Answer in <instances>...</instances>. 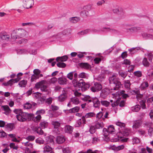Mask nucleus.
Returning a JSON list of instances; mask_svg holds the SVG:
<instances>
[{
	"instance_id": "obj_64",
	"label": "nucleus",
	"mask_w": 153,
	"mask_h": 153,
	"mask_svg": "<svg viewBox=\"0 0 153 153\" xmlns=\"http://www.w3.org/2000/svg\"><path fill=\"white\" fill-rule=\"evenodd\" d=\"M148 134L151 137L153 135V128H151L148 130Z\"/></svg>"
},
{
	"instance_id": "obj_30",
	"label": "nucleus",
	"mask_w": 153,
	"mask_h": 153,
	"mask_svg": "<svg viewBox=\"0 0 153 153\" xmlns=\"http://www.w3.org/2000/svg\"><path fill=\"white\" fill-rule=\"evenodd\" d=\"M80 108L78 106H76L68 110L69 112L71 113L78 112Z\"/></svg>"
},
{
	"instance_id": "obj_50",
	"label": "nucleus",
	"mask_w": 153,
	"mask_h": 153,
	"mask_svg": "<svg viewBox=\"0 0 153 153\" xmlns=\"http://www.w3.org/2000/svg\"><path fill=\"white\" fill-rule=\"evenodd\" d=\"M134 76L138 77L142 76V74L141 71H135L134 73Z\"/></svg>"
},
{
	"instance_id": "obj_36",
	"label": "nucleus",
	"mask_w": 153,
	"mask_h": 153,
	"mask_svg": "<svg viewBox=\"0 0 153 153\" xmlns=\"http://www.w3.org/2000/svg\"><path fill=\"white\" fill-rule=\"evenodd\" d=\"M48 125V123L45 121L42 122L40 123V126H41L42 128H47Z\"/></svg>"
},
{
	"instance_id": "obj_17",
	"label": "nucleus",
	"mask_w": 153,
	"mask_h": 153,
	"mask_svg": "<svg viewBox=\"0 0 153 153\" xmlns=\"http://www.w3.org/2000/svg\"><path fill=\"white\" fill-rule=\"evenodd\" d=\"M80 67L85 69H89L91 68V65L88 63L81 62L79 64Z\"/></svg>"
},
{
	"instance_id": "obj_58",
	"label": "nucleus",
	"mask_w": 153,
	"mask_h": 153,
	"mask_svg": "<svg viewBox=\"0 0 153 153\" xmlns=\"http://www.w3.org/2000/svg\"><path fill=\"white\" fill-rule=\"evenodd\" d=\"M100 141V140L98 137H93L92 139V143H98Z\"/></svg>"
},
{
	"instance_id": "obj_13",
	"label": "nucleus",
	"mask_w": 153,
	"mask_h": 153,
	"mask_svg": "<svg viewBox=\"0 0 153 153\" xmlns=\"http://www.w3.org/2000/svg\"><path fill=\"white\" fill-rule=\"evenodd\" d=\"M67 97V93L65 92V91H63L62 94L60 95L58 97V99L60 102H63L65 101Z\"/></svg>"
},
{
	"instance_id": "obj_51",
	"label": "nucleus",
	"mask_w": 153,
	"mask_h": 153,
	"mask_svg": "<svg viewBox=\"0 0 153 153\" xmlns=\"http://www.w3.org/2000/svg\"><path fill=\"white\" fill-rule=\"evenodd\" d=\"M96 129L95 126H92L90 127L89 131L91 134H93L96 131Z\"/></svg>"
},
{
	"instance_id": "obj_56",
	"label": "nucleus",
	"mask_w": 153,
	"mask_h": 153,
	"mask_svg": "<svg viewBox=\"0 0 153 153\" xmlns=\"http://www.w3.org/2000/svg\"><path fill=\"white\" fill-rule=\"evenodd\" d=\"M147 75L150 77H153V69L152 68L148 70Z\"/></svg>"
},
{
	"instance_id": "obj_8",
	"label": "nucleus",
	"mask_w": 153,
	"mask_h": 153,
	"mask_svg": "<svg viewBox=\"0 0 153 153\" xmlns=\"http://www.w3.org/2000/svg\"><path fill=\"white\" fill-rule=\"evenodd\" d=\"M130 132L129 129H125L123 131H120L118 134V137L121 138L123 137V136H127L129 135Z\"/></svg>"
},
{
	"instance_id": "obj_4",
	"label": "nucleus",
	"mask_w": 153,
	"mask_h": 153,
	"mask_svg": "<svg viewBox=\"0 0 153 153\" xmlns=\"http://www.w3.org/2000/svg\"><path fill=\"white\" fill-rule=\"evenodd\" d=\"M33 0H24L23 1V7L26 9L31 8L34 5Z\"/></svg>"
},
{
	"instance_id": "obj_22",
	"label": "nucleus",
	"mask_w": 153,
	"mask_h": 153,
	"mask_svg": "<svg viewBox=\"0 0 153 153\" xmlns=\"http://www.w3.org/2000/svg\"><path fill=\"white\" fill-rule=\"evenodd\" d=\"M53 138L54 137L52 136H48L45 137V140L48 143L53 144H54Z\"/></svg>"
},
{
	"instance_id": "obj_24",
	"label": "nucleus",
	"mask_w": 153,
	"mask_h": 153,
	"mask_svg": "<svg viewBox=\"0 0 153 153\" xmlns=\"http://www.w3.org/2000/svg\"><path fill=\"white\" fill-rule=\"evenodd\" d=\"M52 150V148L47 144L45 145L43 148V152L44 153L53 151Z\"/></svg>"
},
{
	"instance_id": "obj_12",
	"label": "nucleus",
	"mask_w": 153,
	"mask_h": 153,
	"mask_svg": "<svg viewBox=\"0 0 153 153\" xmlns=\"http://www.w3.org/2000/svg\"><path fill=\"white\" fill-rule=\"evenodd\" d=\"M1 108L2 110L4 111V113L6 115H7L11 113V109L8 105H2Z\"/></svg>"
},
{
	"instance_id": "obj_27",
	"label": "nucleus",
	"mask_w": 153,
	"mask_h": 153,
	"mask_svg": "<svg viewBox=\"0 0 153 153\" xmlns=\"http://www.w3.org/2000/svg\"><path fill=\"white\" fill-rule=\"evenodd\" d=\"M68 58V57L67 55H65L62 57H58L56 59L57 61H61V62H65Z\"/></svg>"
},
{
	"instance_id": "obj_20",
	"label": "nucleus",
	"mask_w": 153,
	"mask_h": 153,
	"mask_svg": "<svg viewBox=\"0 0 153 153\" xmlns=\"http://www.w3.org/2000/svg\"><path fill=\"white\" fill-rule=\"evenodd\" d=\"M73 128L70 125H66L65 127V132L71 134L73 131Z\"/></svg>"
},
{
	"instance_id": "obj_10",
	"label": "nucleus",
	"mask_w": 153,
	"mask_h": 153,
	"mask_svg": "<svg viewBox=\"0 0 153 153\" xmlns=\"http://www.w3.org/2000/svg\"><path fill=\"white\" fill-rule=\"evenodd\" d=\"M0 38L2 40H8L10 36L5 32H2L0 33Z\"/></svg>"
},
{
	"instance_id": "obj_46",
	"label": "nucleus",
	"mask_w": 153,
	"mask_h": 153,
	"mask_svg": "<svg viewBox=\"0 0 153 153\" xmlns=\"http://www.w3.org/2000/svg\"><path fill=\"white\" fill-rule=\"evenodd\" d=\"M107 130L109 133H112L114 132L115 131V129L113 125L109 126Z\"/></svg>"
},
{
	"instance_id": "obj_40",
	"label": "nucleus",
	"mask_w": 153,
	"mask_h": 153,
	"mask_svg": "<svg viewBox=\"0 0 153 153\" xmlns=\"http://www.w3.org/2000/svg\"><path fill=\"white\" fill-rule=\"evenodd\" d=\"M11 38L14 39L15 40L16 39H19V37L17 36V34L16 31H13L12 32L11 35Z\"/></svg>"
},
{
	"instance_id": "obj_48",
	"label": "nucleus",
	"mask_w": 153,
	"mask_h": 153,
	"mask_svg": "<svg viewBox=\"0 0 153 153\" xmlns=\"http://www.w3.org/2000/svg\"><path fill=\"white\" fill-rule=\"evenodd\" d=\"M132 140L133 143V144H138L140 142V140L137 137L133 138Z\"/></svg>"
},
{
	"instance_id": "obj_15",
	"label": "nucleus",
	"mask_w": 153,
	"mask_h": 153,
	"mask_svg": "<svg viewBox=\"0 0 153 153\" xmlns=\"http://www.w3.org/2000/svg\"><path fill=\"white\" fill-rule=\"evenodd\" d=\"M58 82L60 85H66L67 83V79L64 77H60L58 79Z\"/></svg>"
},
{
	"instance_id": "obj_44",
	"label": "nucleus",
	"mask_w": 153,
	"mask_h": 153,
	"mask_svg": "<svg viewBox=\"0 0 153 153\" xmlns=\"http://www.w3.org/2000/svg\"><path fill=\"white\" fill-rule=\"evenodd\" d=\"M36 143L39 144H43L44 143V140L42 138H39L36 140Z\"/></svg>"
},
{
	"instance_id": "obj_32",
	"label": "nucleus",
	"mask_w": 153,
	"mask_h": 153,
	"mask_svg": "<svg viewBox=\"0 0 153 153\" xmlns=\"http://www.w3.org/2000/svg\"><path fill=\"white\" fill-rule=\"evenodd\" d=\"M27 82L26 80H23L19 82V85L22 87H25L27 85Z\"/></svg>"
},
{
	"instance_id": "obj_59",
	"label": "nucleus",
	"mask_w": 153,
	"mask_h": 153,
	"mask_svg": "<svg viewBox=\"0 0 153 153\" xmlns=\"http://www.w3.org/2000/svg\"><path fill=\"white\" fill-rule=\"evenodd\" d=\"M103 29H106L108 31H110L111 32H117V31L114 29H112L111 28H110L108 27H103Z\"/></svg>"
},
{
	"instance_id": "obj_18",
	"label": "nucleus",
	"mask_w": 153,
	"mask_h": 153,
	"mask_svg": "<svg viewBox=\"0 0 153 153\" xmlns=\"http://www.w3.org/2000/svg\"><path fill=\"white\" fill-rule=\"evenodd\" d=\"M113 11L114 13H117L119 15H123L124 14L123 9L120 7L114 9Z\"/></svg>"
},
{
	"instance_id": "obj_42",
	"label": "nucleus",
	"mask_w": 153,
	"mask_h": 153,
	"mask_svg": "<svg viewBox=\"0 0 153 153\" xmlns=\"http://www.w3.org/2000/svg\"><path fill=\"white\" fill-rule=\"evenodd\" d=\"M133 92H134V93L136 94H137V97H138V98L139 97L141 98L143 97V95L140 94H139L140 92L139 90L138 89H135V90H134L133 91Z\"/></svg>"
},
{
	"instance_id": "obj_47",
	"label": "nucleus",
	"mask_w": 153,
	"mask_h": 153,
	"mask_svg": "<svg viewBox=\"0 0 153 153\" xmlns=\"http://www.w3.org/2000/svg\"><path fill=\"white\" fill-rule=\"evenodd\" d=\"M140 108V106L139 105H136L132 108V110L133 111L138 112Z\"/></svg>"
},
{
	"instance_id": "obj_49",
	"label": "nucleus",
	"mask_w": 153,
	"mask_h": 153,
	"mask_svg": "<svg viewBox=\"0 0 153 153\" xmlns=\"http://www.w3.org/2000/svg\"><path fill=\"white\" fill-rule=\"evenodd\" d=\"M35 137L34 136L29 135L26 138V139L29 141H32L35 139Z\"/></svg>"
},
{
	"instance_id": "obj_9",
	"label": "nucleus",
	"mask_w": 153,
	"mask_h": 153,
	"mask_svg": "<svg viewBox=\"0 0 153 153\" xmlns=\"http://www.w3.org/2000/svg\"><path fill=\"white\" fill-rule=\"evenodd\" d=\"M85 123V119L84 118V117L83 116L81 119H80L77 121L76 123L75 126L76 127H79L83 124V126L84 124Z\"/></svg>"
},
{
	"instance_id": "obj_25",
	"label": "nucleus",
	"mask_w": 153,
	"mask_h": 153,
	"mask_svg": "<svg viewBox=\"0 0 153 153\" xmlns=\"http://www.w3.org/2000/svg\"><path fill=\"white\" fill-rule=\"evenodd\" d=\"M70 102H72L73 104L77 105L79 103V100L76 97H72L70 99Z\"/></svg>"
},
{
	"instance_id": "obj_60",
	"label": "nucleus",
	"mask_w": 153,
	"mask_h": 153,
	"mask_svg": "<svg viewBox=\"0 0 153 153\" xmlns=\"http://www.w3.org/2000/svg\"><path fill=\"white\" fill-rule=\"evenodd\" d=\"M9 146L11 148H13V149H18V147L17 146H15V144L14 143H11L9 145Z\"/></svg>"
},
{
	"instance_id": "obj_63",
	"label": "nucleus",
	"mask_w": 153,
	"mask_h": 153,
	"mask_svg": "<svg viewBox=\"0 0 153 153\" xmlns=\"http://www.w3.org/2000/svg\"><path fill=\"white\" fill-rule=\"evenodd\" d=\"M94 60L95 64H98L101 61V59L99 57H96Z\"/></svg>"
},
{
	"instance_id": "obj_61",
	"label": "nucleus",
	"mask_w": 153,
	"mask_h": 153,
	"mask_svg": "<svg viewBox=\"0 0 153 153\" xmlns=\"http://www.w3.org/2000/svg\"><path fill=\"white\" fill-rule=\"evenodd\" d=\"M103 112L100 111L96 115V117L98 119L101 118L103 115Z\"/></svg>"
},
{
	"instance_id": "obj_6",
	"label": "nucleus",
	"mask_w": 153,
	"mask_h": 153,
	"mask_svg": "<svg viewBox=\"0 0 153 153\" xmlns=\"http://www.w3.org/2000/svg\"><path fill=\"white\" fill-rule=\"evenodd\" d=\"M102 88V85L99 83L95 82L91 88V91L93 92H95L100 91Z\"/></svg>"
},
{
	"instance_id": "obj_33",
	"label": "nucleus",
	"mask_w": 153,
	"mask_h": 153,
	"mask_svg": "<svg viewBox=\"0 0 153 153\" xmlns=\"http://www.w3.org/2000/svg\"><path fill=\"white\" fill-rule=\"evenodd\" d=\"M142 63L145 67H149L150 65V63L146 58H143L142 61Z\"/></svg>"
},
{
	"instance_id": "obj_41",
	"label": "nucleus",
	"mask_w": 153,
	"mask_h": 153,
	"mask_svg": "<svg viewBox=\"0 0 153 153\" xmlns=\"http://www.w3.org/2000/svg\"><path fill=\"white\" fill-rule=\"evenodd\" d=\"M131 31L136 32L141 30V28L139 27H133L129 29Z\"/></svg>"
},
{
	"instance_id": "obj_23",
	"label": "nucleus",
	"mask_w": 153,
	"mask_h": 153,
	"mask_svg": "<svg viewBox=\"0 0 153 153\" xmlns=\"http://www.w3.org/2000/svg\"><path fill=\"white\" fill-rule=\"evenodd\" d=\"M5 127L8 130L11 131L15 128V125L13 123H7L5 125Z\"/></svg>"
},
{
	"instance_id": "obj_53",
	"label": "nucleus",
	"mask_w": 153,
	"mask_h": 153,
	"mask_svg": "<svg viewBox=\"0 0 153 153\" xmlns=\"http://www.w3.org/2000/svg\"><path fill=\"white\" fill-rule=\"evenodd\" d=\"M116 124L117 126H118L121 128L123 127L124 128H125V124L124 123L120 122H116Z\"/></svg>"
},
{
	"instance_id": "obj_43",
	"label": "nucleus",
	"mask_w": 153,
	"mask_h": 153,
	"mask_svg": "<svg viewBox=\"0 0 153 153\" xmlns=\"http://www.w3.org/2000/svg\"><path fill=\"white\" fill-rule=\"evenodd\" d=\"M124 86L126 88L128 89H129L130 88V86L131 85V83L129 80H127L125 81L124 83Z\"/></svg>"
},
{
	"instance_id": "obj_5",
	"label": "nucleus",
	"mask_w": 153,
	"mask_h": 153,
	"mask_svg": "<svg viewBox=\"0 0 153 153\" xmlns=\"http://www.w3.org/2000/svg\"><path fill=\"white\" fill-rule=\"evenodd\" d=\"M73 86L75 88H83V87L84 82L82 79H81L79 81H77L76 79H74L72 81Z\"/></svg>"
},
{
	"instance_id": "obj_57",
	"label": "nucleus",
	"mask_w": 153,
	"mask_h": 153,
	"mask_svg": "<svg viewBox=\"0 0 153 153\" xmlns=\"http://www.w3.org/2000/svg\"><path fill=\"white\" fill-rule=\"evenodd\" d=\"M144 125L146 126L147 128H151V126L152 125V123L151 122H146L144 123Z\"/></svg>"
},
{
	"instance_id": "obj_3",
	"label": "nucleus",
	"mask_w": 153,
	"mask_h": 153,
	"mask_svg": "<svg viewBox=\"0 0 153 153\" xmlns=\"http://www.w3.org/2000/svg\"><path fill=\"white\" fill-rule=\"evenodd\" d=\"M23 74L21 73H19L17 75V77L15 79H12L9 80L7 82H3L2 84V85L4 86H8V85L11 86L13 83L17 82L21 79L20 76L22 75Z\"/></svg>"
},
{
	"instance_id": "obj_21",
	"label": "nucleus",
	"mask_w": 153,
	"mask_h": 153,
	"mask_svg": "<svg viewBox=\"0 0 153 153\" xmlns=\"http://www.w3.org/2000/svg\"><path fill=\"white\" fill-rule=\"evenodd\" d=\"M33 131L40 135H43L44 134L43 131L41 128L39 127H36L33 129Z\"/></svg>"
},
{
	"instance_id": "obj_54",
	"label": "nucleus",
	"mask_w": 153,
	"mask_h": 153,
	"mask_svg": "<svg viewBox=\"0 0 153 153\" xmlns=\"http://www.w3.org/2000/svg\"><path fill=\"white\" fill-rule=\"evenodd\" d=\"M57 66L59 68H65L66 65L64 62H59L57 64Z\"/></svg>"
},
{
	"instance_id": "obj_35",
	"label": "nucleus",
	"mask_w": 153,
	"mask_h": 153,
	"mask_svg": "<svg viewBox=\"0 0 153 153\" xmlns=\"http://www.w3.org/2000/svg\"><path fill=\"white\" fill-rule=\"evenodd\" d=\"M36 114L37 115V116L36 117H34V115H33V118L32 120H33L35 122H37L39 121L42 117L40 114Z\"/></svg>"
},
{
	"instance_id": "obj_37",
	"label": "nucleus",
	"mask_w": 153,
	"mask_h": 153,
	"mask_svg": "<svg viewBox=\"0 0 153 153\" xmlns=\"http://www.w3.org/2000/svg\"><path fill=\"white\" fill-rule=\"evenodd\" d=\"M119 74L123 79L125 78L127 75V73L126 72L123 71L122 70L120 71L119 72Z\"/></svg>"
},
{
	"instance_id": "obj_26",
	"label": "nucleus",
	"mask_w": 153,
	"mask_h": 153,
	"mask_svg": "<svg viewBox=\"0 0 153 153\" xmlns=\"http://www.w3.org/2000/svg\"><path fill=\"white\" fill-rule=\"evenodd\" d=\"M140 97L138 98L137 97V100L139 102V103L142 107V108L143 109H145L146 108V105L145 104L146 100H142L140 99Z\"/></svg>"
},
{
	"instance_id": "obj_45",
	"label": "nucleus",
	"mask_w": 153,
	"mask_h": 153,
	"mask_svg": "<svg viewBox=\"0 0 153 153\" xmlns=\"http://www.w3.org/2000/svg\"><path fill=\"white\" fill-rule=\"evenodd\" d=\"M101 104L104 106L107 107L110 104V102L106 100H102L101 101Z\"/></svg>"
},
{
	"instance_id": "obj_34",
	"label": "nucleus",
	"mask_w": 153,
	"mask_h": 153,
	"mask_svg": "<svg viewBox=\"0 0 153 153\" xmlns=\"http://www.w3.org/2000/svg\"><path fill=\"white\" fill-rule=\"evenodd\" d=\"M96 116V114L94 112H90L86 114L85 116H83L84 117V118H88V117H94Z\"/></svg>"
},
{
	"instance_id": "obj_7",
	"label": "nucleus",
	"mask_w": 153,
	"mask_h": 153,
	"mask_svg": "<svg viewBox=\"0 0 153 153\" xmlns=\"http://www.w3.org/2000/svg\"><path fill=\"white\" fill-rule=\"evenodd\" d=\"M143 121L141 119H139L134 121L132 128L133 129H136L139 128L142 124Z\"/></svg>"
},
{
	"instance_id": "obj_11",
	"label": "nucleus",
	"mask_w": 153,
	"mask_h": 153,
	"mask_svg": "<svg viewBox=\"0 0 153 153\" xmlns=\"http://www.w3.org/2000/svg\"><path fill=\"white\" fill-rule=\"evenodd\" d=\"M17 36L19 38H22L24 37L26 34V31L23 29H19L18 31H16Z\"/></svg>"
},
{
	"instance_id": "obj_14",
	"label": "nucleus",
	"mask_w": 153,
	"mask_h": 153,
	"mask_svg": "<svg viewBox=\"0 0 153 153\" xmlns=\"http://www.w3.org/2000/svg\"><path fill=\"white\" fill-rule=\"evenodd\" d=\"M149 85L148 82L146 81L143 82L140 86V89L141 90H145L146 89L149 87Z\"/></svg>"
},
{
	"instance_id": "obj_29",
	"label": "nucleus",
	"mask_w": 153,
	"mask_h": 153,
	"mask_svg": "<svg viewBox=\"0 0 153 153\" xmlns=\"http://www.w3.org/2000/svg\"><path fill=\"white\" fill-rule=\"evenodd\" d=\"M45 81L44 80H42L41 81L36 83L35 84V87L36 88L38 89L41 88L42 86L45 83Z\"/></svg>"
},
{
	"instance_id": "obj_38",
	"label": "nucleus",
	"mask_w": 153,
	"mask_h": 153,
	"mask_svg": "<svg viewBox=\"0 0 153 153\" xmlns=\"http://www.w3.org/2000/svg\"><path fill=\"white\" fill-rule=\"evenodd\" d=\"M103 127V124L102 122H97L95 125V127L96 128H102Z\"/></svg>"
},
{
	"instance_id": "obj_55",
	"label": "nucleus",
	"mask_w": 153,
	"mask_h": 153,
	"mask_svg": "<svg viewBox=\"0 0 153 153\" xmlns=\"http://www.w3.org/2000/svg\"><path fill=\"white\" fill-rule=\"evenodd\" d=\"M24 107L26 109H30L31 107V104L29 102H27L24 104Z\"/></svg>"
},
{
	"instance_id": "obj_52",
	"label": "nucleus",
	"mask_w": 153,
	"mask_h": 153,
	"mask_svg": "<svg viewBox=\"0 0 153 153\" xmlns=\"http://www.w3.org/2000/svg\"><path fill=\"white\" fill-rule=\"evenodd\" d=\"M108 130L106 128H104L103 129V134L105 137H107L109 134Z\"/></svg>"
},
{
	"instance_id": "obj_2",
	"label": "nucleus",
	"mask_w": 153,
	"mask_h": 153,
	"mask_svg": "<svg viewBox=\"0 0 153 153\" xmlns=\"http://www.w3.org/2000/svg\"><path fill=\"white\" fill-rule=\"evenodd\" d=\"M111 87V90L117 91L121 87L122 84L118 79L114 75H112L109 78Z\"/></svg>"
},
{
	"instance_id": "obj_39",
	"label": "nucleus",
	"mask_w": 153,
	"mask_h": 153,
	"mask_svg": "<svg viewBox=\"0 0 153 153\" xmlns=\"http://www.w3.org/2000/svg\"><path fill=\"white\" fill-rule=\"evenodd\" d=\"M52 124L53 126L55 128H58L60 126V123L57 121H53L52 122Z\"/></svg>"
},
{
	"instance_id": "obj_28",
	"label": "nucleus",
	"mask_w": 153,
	"mask_h": 153,
	"mask_svg": "<svg viewBox=\"0 0 153 153\" xmlns=\"http://www.w3.org/2000/svg\"><path fill=\"white\" fill-rule=\"evenodd\" d=\"M65 139L63 136H58L57 137L56 141L58 144H61L65 141Z\"/></svg>"
},
{
	"instance_id": "obj_16",
	"label": "nucleus",
	"mask_w": 153,
	"mask_h": 153,
	"mask_svg": "<svg viewBox=\"0 0 153 153\" xmlns=\"http://www.w3.org/2000/svg\"><path fill=\"white\" fill-rule=\"evenodd\" d=\"M110 93V90L108 88H105L102 90L100 95L103 97H105Z\"/></svg>"
},
{
	"instance_id": "obj_31",
	"label": "nucleus",
	"mask_w": 153,
	"mask_h": 153,
	"mask_svg": "<svg viewBox=\"0 0 153 153\" xmlns=\"http://www.w3.org/2000/svg\"><path fill=\"white\" fill-rule=\"evenodd\" d=\"M79 20V18L77 17H72L70 19V21L71 22L73 23H76Z\"/></svg>"
},
{
	"instance_id": "obj_19",
	"label": "nucleus",
	"mask_w": 153,
	"mask_h": 153,
	"mask_svg": "<svg viewBox=\"0 0 153 153\" xmlns=\"http://www.w3.org/2000/svg\"><path fill=\"white\" fill-rule=\"evenodd\" d=\"M94 106L95 108H97L100 105V102L98 99L96 97L93 98L92 100Z\"/></svg>"
},
{
	"instance_id": "obj_62",
	"label": "nucleus",
	"mask_w": 153,
	"mask_h": 153,
	"mask_svg": "<svg viewBox=\"0 0 153 153\" xmlns=\"http://www.w3.org/2000/svg\"><path fill=\"white\" fill-rule=\"evenodd\" d=\"M51 108L52 110L53 111H57L59 109V107L53 105H51Z\"/></svg>"
},
{
	"instance_id": "obj_1",
	"label": "nucleus",
	"mask_w": 153,
	"mask_h": 153,
	"mask_svg": "<svg viewBox=\"0 0 153 153\" xmlns=\"http://www.w3.org/2000/svg\"><path fill=\"white\" fill-rule=\"evenodd\" d=\"M14 112L17 114L16 118L20 122L31 120L33 118V114L23 112L21 109H15Z\"/></svg>"
}]
</instances>
